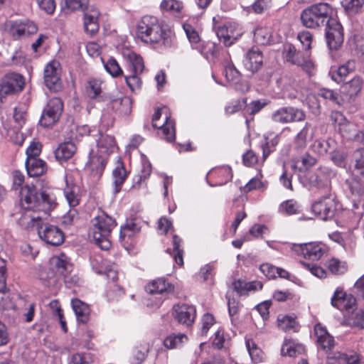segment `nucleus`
Listing matches in <instances>:
<instances>
[{"label": "nucleus", "mask_w": 364, "mask_h": 364, "mask_svg": "<svg viewBox=\"0 0 364 364\" xmlns=\"http://www.w3.org/2000/svg\"><path fill=\"white\" fill-rule=\"evenodd\" d=\"M63 110V103L58 97L50 99L43 110L40 124L44 127H48L57 122Z\"/></svg>", "instance_id": "nucleus-14"}, {"label": "nucleus", "mask_w": 364, "mask_h": 364, "mask_svg": "<svg viewBox=\"0 0 364 364\" xmlns=\"http://www.w3.org/2000/svg\"><path fill=\"white\" fill-rule=\"evenodd\" d=\"M331 304L343 312L345 316L355 309L356 299L351 294H346L341 288H337L331 297Z\"/></svg>", "instance_id": "nucleus-20"}, {"label": "nucleus", "mask_w": 364, "mask_h": 364, "mask_svg": "<svg viewBox=\"0 0 364 364\" xmlns=\"http://www.w3.org/2000/svg\"><path fill=\"white\" fill-rule=\"evenodd\" d=\"M304 112L293 107H283L272 114V119L274 122L287 124L292 122H302L305 119Z\"/></svg>", "instance_id": "nucleus-16"}, {"label": "nucleus", "mask_w": 364, "mask_h": 364, "mask_svg": "<svg viewBox=\"0 0 364 364\" xmlns=\"http://www.w3.org/2000/svg\"><path fill=\"white\" fill-rule=\"evenodd\" d=\"M331 118L335 125L338 126L339 132L344 137L357 141L364 140V132L357 131L355 125L350 123L341 112H332Z\"/></svg>", "instance_id": "nucleus-13"}, {"label": "nucleus", "mask_w": 364, "mask_h": 364, "mask_svg": "<svg viewBox=\"0 0 364 364\" xmlns=\"http://www.w3.org/2000/svg\"><path fill=\"white\" fill-rule=\"evenodd\" d=\"M100 12L96 9H89L84 14L85 31L90 34H95L99 30L98 18Z\"/></svg>", "instance_id": "nucleus-35"}, {"label": "nucleus", "mask_w": 364, "mask_h": 364, "mask_svg": "<svg viewBox=\"0 0 364 364\" xmlns=\"http://www.w3.org/2000/svg\"><path fill=\"white\" fill-rule=\"evenodd\" d=\"M282 55L286 61L301 66L309 75L312 74L314 65L310 58L309 52L303 54L301 52L297 51L293 45L286 44L284 46Z\"/></svg>", "instance_id": "nucleus-12"}, {"label": "nucleus", "mask_w": 364, "mask_h": 364, "mask_svg": "<svg viewBox=\"0 0 364 364\" xmlns=\"http://www.w3.org/2000/svg\"><path fill=\"white\" fill-rule=\"evenodd\" d=\"M37 30L36 25L28 19L9 20L4 23V31L15 41L33 34Z\"/></svg>", "instance_id": "nucleus-9"}, {"label": "nucleus", "mask_w": 364, "mask_h": 364, "mask_svg": "<svg viewBox=\"0 0 364 364\" xmlns=\"http://www.w3.org/2000/svg\"><path fill=\"white\" fill-rule=\"evenodd\" d=\"M355 69V62L353 60H349L338 68H331L329 71V75L333 81L340 83L349 73L354 71Z\"/></svg>", "instance_id": "nucleus-33"}, {"label": "nucleus", "mask_w": 364, "mask_h": 364, "mask_svg": "<svg viewBox=\"0 0 364 364\" xmlns=\"http://www.w3.org/2000/svg\"><path fill=\"white\" fill-rule=\"evenodd\" d=\"M6 262L5 259L0 257V310L14 308V304L11 301L9 295L6 292Z\"/></svg>", "instance_id": "nucleus-24"}, {"label": "nucleus", "mask_w": 364, "mask_h": 364, "mask_svg": "<svg viewBox=\"0 0 364 364\" xmlns=\"http://www.w3.org/2000/svg\"><path fill=\"white\" fill-rule=\"evenodd\" d=\"M326 39L330 50H336L343 43V28L338 20H333L331 24L326 28Z\"/></svg>", "instance_id": "nucleus-23"}, {"label": "nucleus", "mask_w": 364, "mask_h": 364, "mask_svg": "<svg viewBox=\"0 0 364 364\" xmlns=\"http://www.w3.org/2000/svg\"><path fill=\"white\" fill-rule=\"evenodd\" d=\"M263 56L262 52L257 48H252L245 55L244 65L245 68L252 71H257L262 66Z\"/></svg>", "instance_id": "nucleus-30"}, {"label": "nucleus", "mask_w": 364, "mask_h": 364, "mask_svg": "<svg viewBox=\"0 0 364 364\" xmlns=\"http://www.w3.org/2000/svg\"><path fill=\"white\" fill-rule=\"evenodd\" d=\"M316 162V159L306 154L299 158H295L292 159L291 162V168L295 173H304L309 168L313 166Z\"/></svg>", "instance_id": "nucleus-37"}, {"label": "nucleus", "mask_w": 364, "mask_h": 364, "mask_svg": "<svg viewBox=\"0 0 364 364\" xmlns=\"http://www.w3.org/2000/svg\"><path fill=\"white\" fill-rule=\"evenodd\" d=\"M37 232L41 240L48 245L58 246L64 241L62 230L55 225L44 222Z\"/></svg>", "instance_id": "nucleus-19"}, {"label": "nucleus", "mask_w": 364, "mask_h": 364, "mask_svg": "<svg viewBox=\"0 0 364 364\" xmlns=\"http://www.w3.org/2000/svg\"><path fill=\"white\" fill-rule=\"evenodd\" d=\"M347 232H343V240L342 247L347 252H351L356 246L358 235L355 233L356 228L348 229Z\"/></svg>", "instance_id": "nucleus-53"}, {"label": "nucleus", "mask_w": 364, "mask_h": 364, "mask_svg": "<svg viewBox=\"0 0 364 364\" xmlns=\"http://www.w3.org/2000/svg\"><path fill=\"white\" fill-rule=\"evenodd\" d=\"M26 168L30 176L37 177L46 171V164L38 158L26 159Z\"/></svg>", "instance_id": "nucleus-38"}, {"label": "nucleus", "mask_w": 364, "mask_h": 364, "mask_svg": "<svg viewBox=\"0 0 364 364\" xmlns=\"http://www.w3.org/2000/svg\"><path fill=\"white\" fill-rule=\"evenodd\" d=\"M344 317L348 325L359 328H364V311L362 309L355 308L346 314Z\"/></svg>", "instance_id": "nucleus-48"}, {"label": "nucleus", "mask_w": 364, "mask_h": 364, "mask_svg": "<svg viewBox=\"0 0 364 364\" xmlns=\"http://www.w3.org/2000/svg\"><path fill=\"white\" fill-rule=\"evenodd\" d=\"M95 141V149L89 152V160L86 168L90 171L96 179L102 176L107 163L108 157L117 149L114 137L112 135L97 131L92 134Z\"/></svg>", "instance_id": "nucleus-2"}, {"label": "nucleus", "mask_w": 364, "mask_h": 364, "mask_svg": "<svg viewBox=\"0 0 364 364\" xmlns=\"http://www.w3.org/2000/svg\"><path fill=\"white\" fill-rule=\"evenodd\" d=\"M122 55L127 63V69L130 73H142L144 63L142 58L129 48H123Z\"/></svg>", "instance_id": "nucleus-27"}, {"label": "nucleus", "mask_w": 364, "mask_h": 364, "mask_svg": "<svg viewBox=\"0 0 364 364\" xmlns=\"http://www.w3.org/2000/svg\"><path fill=\"white\" fill-rule=\"evenodd\" d=\"M49 262L51 269L62 276L68 275L73 269L70 258L65 253L53 255Z\"/></svg>", "instance_id": "nucleus-26"}, {"label": "nucleus", "mask_w": 364, "mask_h": 364, "mask_svg": "<svg viewBox=\"0 0 364 364\" xmlns=\"http://www.w3.org/2000/svg\"><path fill=\"white\" fill-rule=\"evenodd\" d=\"M224 75L227 82L234 86L235 90L242 92H247L249 90L248 82L241 80L240 72L231 62L227 61L225 63Z\"/></svg>", "instance_id": "nucleus-22"}, {"label": "nucleus", "mask_w": 364, "mask_h": 364, "mask_svg": "<svg viewBox=\"0 0 364 364\" xmlns=\"http://www.w3.org/2000/svg\"><path fill=\"white\" fill-rule=\"evenodd\" d=\"M271 0H255L252 5L243 7L244 11L247 14L253 11L255 14H262L265 9L270 6Z\"/></svg>", "instance_id": "nucleus-63"}, {"label": "nucleus", "mask_w": 364, "mask_h": 364, "mask_svg": "<svg viewBox=\"0 0 364 364\" xmlns=\"http://www.w3.org/2000/svg\"><path fill=\"white\" fill-rule=\"evenodd\" d=\"M183 28L186 35L191 44L193 48H198V45L200 42V37L197 28L189 22H185L183 24Z\"/></svg>", "instance_id": "nucleus-52"}, {"label": "nucleus", "mask_w": 364, "mask_h": 364, "mask_svg": "<svg viewBox=\"0 0 364 364\" xmlns=\"http://www.w3.org/2000/svg\"><path fill=\"white\" fill-rule=\"evenodd\" d=\"M140 158L141 164V174L136 176V181L138 185H139L142 181L148 178L152 171L151 164L147 156L145 154L140 153Z\"/></svg>", "instance_id": "nucleus-62"}, {"label": "nucleus", "mask_w": 364, "mask_h": 364, "mask_svg": "<svg viewBox=\"0 0 364 364\" xmlns=\"http://www.w3.org/2000/svg\"><path fill=\"white\" fill-rule=\"evenodd\" d=\"M149 350V345L144 343L137 346L134 350L130 358L131 364H141L145 359Z\"/></svg>", "instance_id": "nucleus-60"}, {"label": "nucleus", "mask_w": 364, "mask_h": 364, "mask_svg": "<svg viewBox=\"0 0 364 364\" xmlns=\"http://www.w3.org/2000/svg\"><path fill=\"white\" fill-rule=\"evenodd\" d=\"M297 255L310 260H318L326 252V246L321 242L294 244L291 247Z\"/></svg>", "instance_id": "nucleus-17"}, {"label": "nucleus", "mask_w": 364, "mask_h": 364, "mask_svg": "<svg viewBox=\"0 0 364 364\" xmlns=\"http://www.w3.org/2000/svg\"><path fill=\"white\" fill-rule=\"evenodd\" d=\"M66 186L64 188V195L68 205L70 207H75L79 204L80 196L78 195V187L73 183H70L68 175L65 176Z\"/></svg>", "instance_id": "nucleus-41"}, {"label": "nucleus", "mask_w": 364, "mask_h": 364, "mask_svg": "<svg viewBox=\"0 0 364 364\" xmlns=\"http://www.w3.org/2000/svg\"><path fill=\"white\" fill-rule=\"evenodd\" d=\"M114 109L118 110L124 115H128L132 111V100L129 97L117 98L112 100L102 111L101 124L108 127L113 124L114 119Z\"/></svg>", "instance_id": "nucleus-7"}, {"label": "nucleus", "mask_w": 364, "mask_h": 364, "mask_svg": "<svg viewBox=\"0 0 364 364\" xmlns=\"http://www.w3.org/2000/svg\"><path fill=\"white\" fill-rule=\"evenodd\" d=\"M56 197L50 189L38 193L33 185L26 184L20 191V208L43 211V215L56 205Z\"/></svg>", "instance_id": "nucleus-3"}, {"label": "nucleus", "mask_w": 364, "mask_h": 364, "mask_svg": "<svg viewBox=\"0 0 364 364\" xmlns=\"http://www.w3.org/2000/svg\"><path fill=\"white\" fill-rule=\"evenodd\" d=\"M310 124L306 123L303 129L296 134L294 138V146L297 149H302L306 146L307 141L311 137L309 135Z\"/></svg>", "instance_id": "nucleus-59"}, {"label": "nucleus", "mask_w": 364, "mask_h": 364, "mask_svg": "<svg viewBox=\"0 0 364 364\" xmlns=\"http://www.w3.org/2000/svg\"><path fill=\"white\" fill-rule=\"evenodd\" d=\"M43 211L21 208L18 213H14L13 217L17 223L23 229L30 230L36 229L37 231L44 223Z\"/></svg>", "instance_id": "nucleus-10"}, {"label": "nucleus", "mask_w": 364, "mask_h": 364, "mask_svg": "<svg viewBox=\"0 0 364 364\" xmlns=\"http://www.w3.org/2000/svg\"><path fill=\"white\" fill-rule=\"evenodd\" d=\"M210 176L221 177L222 180L215 183H211L208 181L210 186L214 187L217 186H222L225 184L228 181L231 180L232 177V170L229 166H223L218 168L211 170L207 175Z\"/></svg>", "instance_id": "nucleus-45"}, {"label": "nucleus", "mask_w": 364, "mask_h": 364, "mask_svg": "<svg viewBox=\"0 0 364 364\" xmlns=\"http://www.w3.org/2000/svg\"><path fill=\"white\" fill-rule=\"evenodd\" d=\"M360 216L350 210H343L336 219L338 226L348 229L356 228Z\"/></svg>", "instance_id": "nucleus-34"}, {"label": "nucleus", "mask_w": 364, "mask_h": 364, "mask_svg": "<svg viewBox=\"0 0 364 364\" xmlns=\"http://www.w3.org/2000/svg\"><path fill=\"white\" fill-rule=\"evenodd\" d=\"M101 60L105 70L112 77H118L123 75V70L115 58L109 57L107 59L101 58Z\"/></svg>", "instance_id": "nucleus-49"}, {"label": "nucleus", "mask_w": 364, "mask_h": 364, "mask_svg": "<svg viewBox=\"0 0 364 364\" xmlns=\"http://www.w3.org/2000/svg\"><path fill=\"white\" fill-rule=\"evenodd\" d=\"M333 143L332 140L317 139L314 141L311 146V150L318 156H323L328 152H331V144Z\"/></svg>", "instance_id": "nucleus-61"}, {"label": "nucleus", "mask_w": 364, "mask_h": 364, "mask_svg": "<svg viewBox=\"0 0 364 364\" xmlns=\"http://www.w3.org/2000/svg\"><path fill=\"white\" fill-rule=\"evenodd\" d=\"M314 334L317 344L324 350H328L333 346V338L328 333L326 327L321 323L315 325Z\"/></svg>", "instance_id": "nucleus-32"}, {"label": "nucleus", "mask_w": 364, "mask_h": 364, "mask_svg": "<svg viewBox=\"0 0 364 364\" xmlns=\"http://www.w3.org/2000/svg\"><path fill=\"white\" fill-rule=\"evenodd\" d=\"M188 342V337L184 333L171 334L164 340V346L168 349L180 348Z\"/></svg>", "instance_id": "nucleus-47"}, {"label": "nucleus", "mask_w": 364, "mask_h": 364, "mask_svg": "<svg viewBox=\"0 0 364 364\" xmlns=\"http://www.w3.org/2000/svg\"><path fill=\"white\" fill-rule=\"evenodd\" d=\"M340 208L336 198L333 194L322 196L311 206L313 213L320 219L327 220L334 217Z\"/></svg>", "instance_id": "nucleus-8"}, {"label": "nucleus", "mask_w": 364, "mask_h": 364, "mask_svg": "<svg viewBox=\"0 0 364 364\" xmlns=\"http://www.w3.org/2000/svg\"><path fill=\"white\" fill-rule=\"evenodd\" d=\"M163 11L168 12L177 18H181L184 15L183 4L180 0H162L160 4Z\"/></svg>", "instance_id": "nucleus-39"}, {"label": "nucleus", "mask_w": 364, "mask_h": 364, "mask_svg": "<svg viewBox=\"0 0 364 364\" xmlns=\"http://www.w3.org/2000/svg\"><path fill=\"white\" fill-rule=\"evenodd\" d=\"M304 346L295 340L285 339L281 348L282 355L295 357L304 352Z\"/></svg>", "instance_id": "nucleus-43"}, {"label": "nucleus", "mask_w": 364, "mask_h": 364, "mask_svg": "<svg viewBox=\"0 0 364 364\" xmlns=\"http://www.w3.org/2000/svg\"><path fill=\"white\" fill-rule=\"evenodd\" d=\"M25 85L23 75L12 73L5 75L0 83L1 93L7 97L21 92Z\"/></svg>", "instance_id": "nucleus-18"}, {"label": "nucleus", "mask_w": 364, "mask_h": 364, "mask_svg": "<svg viewBox=\"0 0 364 364\" xmlns=\"http://www.w3.org/2000/svg\"><path fill=\"white\" fill-rule=\"evenodd\" d=\"M262 175L259 173L255 177L250 179L245 186L241 187V191L244 193H247L254 190L265 188L267 186V182L266 181H262Z\"/></svg>", "instance_id": "nucleus-56"}, {"label": "nucleus", "mask_w": 364, "mask_h": 364, "mask_svg": "<svg viewBox=\"0 0 364 364\" xmlns=\"http://www.w3.org/2000/svg\"><path fill=\"white\" fill-rule=\"evenodd\" d=\"M174 290L173 285L170 283L165 278L160 277L156 279H154L149 284H148L146 287V291L152 294L151 297L149 299V301L156 300V302L154 305L151 306L154 308L159 307L163 302L162 298H157L154 296V294H160L161 296H166L171 293H172Z\"/></svg>", "instance_id": "nucleus-15"}, {"label": "nucleus", "mask_w": 364, "mask_h": 364, "mask_svg": "<svg viewBox=\"0 0 364 364\" xmlns=\"http://www.w3.org/2000/svg\"><path fill=\"white\" fill-rule=\"evenodd\" d=\"M72 309L78 323H86L90 318L89 306L78 299L71 300Z\"/></svg>", "instance_id": "nucleus-36"}, {"label": "nucleus", "mask_w": 364, "mask_h": 364, "mask_svg": "<svg viewBox=\"0 0 364 364\" xmlns=\"http://www.w3.org/2000/svg\"><path fill=\"white\" fill-rule=\"evenodd\" d=\"M27 107L26 105H20L15 107L14 112V119L18 128L23 127L27 119Z\"/></svg>", "instance_id": "nucleus-64"}, {"label": "nucleus", "mask_w": 364, "mask_h": 364, "mask_svg": "<svg viewBox=\"0 0 364 364\" xmlns=\"http://www.w3.org/2000/svg\"><path fill=\"white\" fill-rule=\"evenodd\" d=\"M173 250L168 248L166 250V252L168 253L171 257H173L175 262L178 265H183V250L181 249V244L182 240L177 235H173Z\"/></svg>", "instance_id": "nucleus-50"}, {"label": "nucleus", "mask_w": 364, "mask_h": 364, "mask_svg": "<svg viewBox=\"0 0 364 364\" xmlns=\"http://www.w3.org/2000/svg\"><path fill=\"white\" fill-rule=\"evenodd\" d=\"M301 210V205L294 200L284 201L279 206V213L284 215L297 214Z\"/></svg>", "instance_id": "nucleus-55"}, {"label": "nucleus", "mask_w": 364, "mask_h": 364, "mask_svg": "<svg viewBox=\"0 0 364 364\" xmlns=\"http://www.w3.org/2000/svg\"><path fill=\"white\" fill-rule=\"evenodd\" d=\"M115 226V220L101 212L92 220L90 235L102 250H107L111 247L110 235Z\"/></svg>", "instance_id": "nucleus-5"}, {"label": "nucleus", "mask_w": 364, "mask_h": 364, "mask_svg": "<svg viewBox=\"0 0 364 364\" xmlns=\"http://www.w3.org/2000/svg\"><path fill=\"white\" fill-rule=\"evenodd\" d=\"M333 358L338 364H363L364 358L354 351L335 353Z\"/></svg>", "instance_id": "nucleus-40"}, {"label": "nucleus", "mask_w": 364, "mask_h": 364, "mask_svg": "<svg viewBox=\"0 0 364 364\" xmlns=\"http://www.w3.org/2000/svg\"><path fill=\"white\" fill-rule=\"evenodd\" d=\"M140 231L139 226L134 220H127L126 223L121 227L119 237L122 240L131 239Z\"/></svg>", "instance_id": "nucleus-51"}, {"label": "nucleus", "mask_w": 364, "mask_h": 364, "mask_svg": "<svg viewBox=\"0 0 364 364\" xmlns=\"http://www.w3.org/2000/svg\"><path fill=\"white\" fill-rule=\"evenodd\" d=\"M104 82L100 78H90L85 85V92L91 99L101 96L104 89Z\"/></svg>", "instance_id": "nucleus-42"}, {"label": "nucleus", "mask_w": 364, "mask_h": 364, "mask_svg": "<svg viewBox=\"0 0 364 364\" xmlns=\"http://www.w3.org/2000/svg\"><path fill=\"white\" fill-rule=\"evenodd\" d=\"M245 344L252 361L255 363L262 362L264 353L262 350L258 348L255 341L252 339H247L246 340Z\"/></svg>", "instance_id": "nucleus-54"}, {"label": "nucleus", "mask_w": 364, "mask_h": 364, "mask_svg": "<svg viewBox=\"0 0 364 364\" xmlns=\"http://www.w3.org/2000/svg\"><path fill=\"white\" fill-rule=\"evenodd\" d=\"M278 327L284 331H299V325L296 321V318L289 315H279L277 317Z\"/></svg>", "instance_id": "nucleus-46"}, {"label": "nucleus", "mask_w": 364, "mask_h": 364, "mask_svg": "<svg viewBox=\"0 0 364 364\" xmlns=\"http://www.w3.org/2000/svg\"><path fill=\"white\" fill-rule=\"evenodd\" d=\"M254 38L257 43L267 45L271 38L270 28L262 26H257L254 30Z\"/></svg>", "instance_id": "nucleus-58"}, {"label": "nucleus", "mask_w": 364, "mask_h": 364, "mask_svg": "<svg viewBox=\"0 0 364 364\" xmlns=\"http://www.w3.org/2000/svg\"><path fill=\"white\" fill-rule=\"evenodd\" d=\"M74 143L68 141L60 144L55 151V156L59 162L70 159L76 151Z\"/></svg>", "instance_id": "nucleus-44"}, {"label": "nucleus", "mask_w": 364, "mask_h": 364, "mask_svg": "<svg viewBox=\"0 0 364 364\" xmlns=\"http://www.w3.org/2000/svg\"><path fill=\"white\" fill-rule=\"evenodd\" d=\"M136 36L145 44L161 50L170 49L176 43L172 26L151 15H145L137 21Z\"/></svg>", "instance_id": "nucleus-1"}, {"label": "nucleus", "mask_w": 364, "mask_h": 364, "mask_svg": "<svg viewBox=\"0 0 364 364\" xmlns=\"http://www.w3.org/2000/svg\"><path fill=\"white\" fill-rule=\"evenodd\" d=\"M334 14V10L328 4L319 3L304 9L301 14V20L306 28H316L323 26L326 28L333 20H337Z\"/></svg>", "instance_id": "nucleus-4"}, {"label": "nucleus", "mask_w": 364, "mask_h": 364, "mask_svg": "<svg viewBox=\"0 0 364 364\" xmlns=\"http://www.w3.org/2000/svg\"><path fill=\"white\" fill-rule=\"evenodd\" d=\"M166 108L157 109L152 117V125L159 129L158 134L168 142L175 139L176 132L173 121L167 116Z\"/></svg>", "instance_id": "nucleus-11"}, {"label": "nucleus", "mask_w": 364, "mask_h": 364, "mask_svg": "<svg viewBox=\"0 0 364 364\" xmlns=\"http://www.w3.org/2000/svg\"><path fill=\"white\" fill-rule=\"evenodd\" d=\"M128 176L124 163L120 157H118L115 167L112 171V185L114 186L113 193L117 194L121 191L122 186Z\"/></svg>", "instance_id": "nucleus-28"}, {"label": "nucleus", "mask_w": 364, "mask_h": 364, "mask_svg": "<svg viewBox=\"0 0 364 364\" xmlns=\"http://www.w3.org/2000/svg\"><path fill=\"white\" fill-rule=\"evenodd\" d=\"M262 287V283L259 281L247 282L242 279H237L232 283V289L239 296L247 295L249 292L260 290Z\"/></svg>", "instance_id": "nucleus-31"}, {"label": "nucleus", "mask_w": 364, "mask_h": 364, "mask_svg": "<svg viewBox=\"0 0 364 364\" xmlns=\"http://www.w3.org/2000/svg\"><path fill=\"white\" fill-rule=\"evenodd\" d=\"M326 267L328 270L334 274H342L348 270L346 262L334 257L326 262Z\"/></svg>", "instance_id": "nucleus-57"}, {"label": "nucleus", "mask_w": 364, "mask_h": 364, "mask_svg": "<svg viewBox=\"0 0 364 364\" xmlns=\"http://www.w3.org/2000/svg\"><path fill=\"white\" fill-rule=\"evenodd\" d=\"M44 82L50 90L58 91L60 87V63L53 60L48 63L44 68Z\"/></svg>", "instance_id": "nucleus-21"}, {"label": "nucleus", "mask_w": 364, "mask_h": 364, "mask_svg": "<svg viewBox=\"0 0 364 364\" xmlns=\"http://www.w3.org/2000/svg\"><path fill=\"white\" fill-rule=\"evenodd\" d=\"M220 16L213 18V29L218 40L225 46H231L245 33L243 27L236 21H220Z\"/></svg>", "instance_id": "nucleus-6"}, {"label": "nucleus", "mask_w": 364, "mask_h": 364, "mask_svg": "<svg viewBox=\"0 0 364 364\" xmlns=\"http://www.w3.org/2000/svg\"><path fill=\"white\" fill-rule=\"evenodd\" d=\"M363 80L359 76H355L350 81L344 83L341 87V92L346 100L355 97L361 91Z\"/></svg>", "instance_id": "nucleus-29"}, {"label": "nucleus", "mask_w": 364, "mask_h": 364, "mask_svg": "<svg viewBox=\"0 0 364 364\" xmlns=\"http://www.w3.org/2000/svg\"><path fill=\"white\" fill-rule=\"evenodd\" d=\"M173 315L179 323L188 326L194 321L196 311L193 306L185 304H177L173 307Z\"/></svg>", "instance_id": "nucleus-25"}]
</instances>
